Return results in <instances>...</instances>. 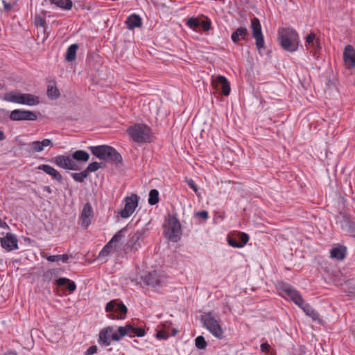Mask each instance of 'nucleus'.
Here are the masks:
<instances>
[{
    "label": "nucleus",
    "instance_id": "38",
    "mask_svg": "<svg viewBox=\"0 0 355 355\" xmlns=\"http://www.w3.org/2000/svg\"><path fill=\"white\" fill-rule=\"evenodd\" d=\"M69 259V256L66 254L60 255H49L46 257L47 261L50 262L62 261L63 263H67Z\"/></svg>",
    "mask_w": 355,
    "mask_h": 355
},
{
    "label": "nucleus",
    "instance_id": "24",
    "mask_svg": "<svg viewBox=\"0 0 355 355\" xmlns=\"http://www.w3.org/2000/svg\"><path fill=\"white\" fill-rule=\"evenodd\" d=\"M144 282L147 286L155 287L160 284V279L156 271L148 272L142 277Z\"/></svg>",
    "mask_w": 355,
    "mask_h": 355
},
{
    "label": "nucleus",
    "instance_id": "52",
    "mask_svg": "<svg viewBox=\"0 0 355 355\" xmlns=\"http://www.w3.org/2000/svg\"><path fill=\"white\" fill-rule=\"evenodd\" d=\"M0 227L3 229H9L8 225L1 218H0Z\"/></svg>",
    "mask_w": 355,
    "mask_h": 355
},
{
    "label": "nucleus",
    "instance_id": "39",
    "mask_svg": "<svg viewBox=\"0 0 355 355\" xmlns=\"http://www.w3.org/2000/svg\"><path fill=\"white\" fill-rule=\"evenodd\" d=\"M58 275V270L57 269H49L44 272L42 277L44 282H50Z\"/></svg>",
    "mask_w": 355,
    "mask_h": 355
},
{
    "label": "nucleus",
    "instance_id": "17",
    "mask_svg": "<svg viewBox=\"0 0 355 355\" xmlns=\"http://www.w3.org/2000/svg\"><path fill=\"white\" fill-rule=\"evenodd\" d=\"M343 60L347 69L355 67V50L352 45L348 44L345 46Z\"/></svg>",
    "mask_w": 355,
    "mask_h": 355
},
{
    "label": "nucleus",
    "instance_id": "50",
    "mask_svg": "<svg viewBox=\"0 0 355 355\" xmlns=\"http://www.w3.org/2000/svg\"><path fill=\"white\" fill-rule=\"evenodd\" d=\"M187 184L189 185V187L193 190L195 192H197L198 191V187L197 185L196 184V183L194 182V181L193 180H189L187 181Z\"/></svg>",
    "mask_w": 355,
    "mask_h": 355
},
{
    "label": "nucleus",
    "instance_id": "45",
    "mask_svg": "<svg viewBox=\"0 0 355 355\" xmlns=\"http://www.w3.org/2000/svg\"><path fill=\"white\" fill-rule=\"evenodd\" d=\"M254 39H255V41H256V42H255L256 47L258 49V51L260 52V51L262 49H263L264 46H265L263 35L260 36V37H254Z\"/></svg>",
    "mask_w": 355,
    "mask_h": 355
},
{
    "label": "nucleus",
    "instance_id": "30",
    "mask_svg": "<svg viewBox=\"0 0 355 355\" xmlns=\"http://www.w3.org/2000/svg\"><path fill=\"white\" fill-rule=\"evenodd\" d=\"M331 257L337 260H343L346 256V248L343 245L334 247L330 251Z\"/></svg>",
    "mask_w": 355,
    "mask_h": 355
},
{
    "label": "nucleus",
    "instance_id": "40",
    "mask_svg": "<svg viewBox=\"0 0 355 355\" xmlns=\"http://www.w3.org/2000/svg\"><path fill=\"white\" fill-rule=\"evenodd\" d=\"M71 176L77 182H83L85 179L87 178L88 175L85 171H83L80 173H72Z\"/></svg>",
    "mask_w": 355,
    "mask_h": 355
},
{
    "label": "nucleus",
    "instance_id": "31",
    "mask_svg": "<svg viewBox=\"0 0 355 355\" xmlns=\"http://www.w3.org/2000/svg\"><path fill=\"white\" fill-rule=\"evenodd\" d=\"M341 227L343 230L355 236V222L349 220L347 218H343L340 221Z\"/></svg>",
    "mask_w": 355,
    "mask_h": 355
},
{
    "label": "nucleus",
    "instance_id": "11",
    "mask_svg": "<svg viewBox=\"0 0 355 355\" xmlns=\"http://www.w3.org/2000/svg\"><path fill=\"white\" fill-rule=\"evenodd\" d=\"M9 119L11 121H36L37 114L31 110L16 109L10 112Z\"/></svg>",
    "mask_w": 355,
    "mask_h": 355
},
{
    "label": "nucleus",
    "instance_id": "16",
    "mask_svg": "<svg viewBox=\"0 0 355 355\" xmlns=\"http://www.w3.org/2000/svg\"><path fill=\"white\" fill-rule=\"evenodd\" d=\"M0 243L3 248L8 252L17 250L18 240L15 234L12 233H7L4 237L0 239Z\"/></svg>",
    "mask_w": 355,
    "mask_h": 355
},
{
    "label": "nucleus",
    "instance_id": "18",
    "mask_svg": "<svg viewBox=\"0 0 355 355\" xmlns=\"http://www.w3.org/2000/svg\"><path fill=\"white\" fill-rule=\"evenodd\" d=\"M92 216L93 209L92 205L87 202L84 205L80 214L81 225L83 227L87 228L90 225Z\"/></svg>",
    "mask_w": 355,
    "mask_h": 355
},
{
    "label": "nucleus",
    "instance_id": "2",
    "mask_svg": "<svg viewBox=\"0 0 355 355\" xmlns=\"http://www.w3.org/2000/svg\"><path fill=\"white\" fill-rule=\"evenodd\" d=\"M163 235L171 242L177 243L182 237L181 224L176 214H169L163 223Z\"/></svg>",
    "mask_w": 355,
    "mask_h": 355
},
{
    "label": "nucleus",
    "instance_id": "15",
    "mask_svg": "<svg viewBox=\"0 0 355 355\" xmlns=\"http://www.w3.org/2000/svg\"><path fill=\"white\" fill-rule=\"evenodd\" d=\"M54 163L60 168L64 169L71 171H77L79 169L78 165L73 159L67 155L56 156L54 159Z\"/></svg>",
    "mask_w": 355,
    "mask_h": 355
},
{
    "label": "nucleus",
    "instance_id": "3",
    "mask_svg": "<svg viewBox=\"0 0 355 355\" xmlns=\"http://www.w3.org/2000/svg\"><path fill=\"white\" fill-rule=\"evenodd\" d=\"M126 132L131 139L138 144H148L152 141V130L145 123H134L128 128Z\"/></svg>",
    "mask_w": 355,
    "mask_h": 355
},
{
    "label": "nucleus",
    "instance_id": "56",
    "mask_svg": "<svg viewBox=\"0 0 355 355\" xmlns=\"http://www.w3.org/2000/svg\"><path fill=\"white\" fill-rule=\"evenodd\" d=\"M44 190L46 191L49 193H51V190L49 187H45Z\"/></svg>",
    "mask_w": 355,
    "mask_h": 355
},
{
    "label": "nucleus",
    "instance_id": "23",
    "mask_svg": "<svg viewBox=\"0 0 355 355\" xmlns=\"http://www.w3.org/2000/svg\"><path fill=\"white\" fill-rule=\"evenodd\" d=\"M297 306L302 309L306 315L311 318L313 320H317L319 319V313L304 300L302 301V303H300Z\"/></svg>",
    "mask_w": 355,
    "mask_h": 355
},
{
    "label": "nucleus",
    "instance_id": "10",
    "mask_svg": "<svg viewBox=\"0 0 355 355\" xmlns=\"http://www.w3.org/2000/svg\"><path fill=\"white\" fill-rule=\"evenodd\" d=\"M187 25L195 31H200L198 30L201 28L203 32H207L212 28L211 19L207 17L198 18L192 17L187 19Z\"/></svg>",
    "mask_w": 355,
    "mask_h": 355
},
{
    "label": "nucleus",
    "instance_id": "58",
    "mask_svg": "<svg viewBox=\"0 0 355 355\" xmlns=\"http://www.w3.org/2000/svg\"><path fill=\"white\" fill-rule=\"evenodd\" d=\"M3 87L2 84L0 83V89Z\"/></svg>",
    "mask_w": 355,
    "mask_h": 355
},
{
    "label": "nucleus",
    "instance_id": "46",
    "mask_svg": "<svg viewBox=\"0 0 355 355\" xmlns=\"http://www.w3.org/2000/svg\"><path fill=\"white\" fill-rule=\"evenodd\" d=\"M46 21L44 19L42 18L41 17H38L37 25L42 27L44 28V33L45 34V37H44V41L48 37L49 33H47L46 28L45 27Z\"/></svg>",
    "mask_w": 355,
    "mask_h": 355
},
{
    "label": "nucleus",
    "instance_id": "41",
    "mask_svg": "<svg viewBox=\"0 0 355 355\" xmlns=\"http://www.w3.org/2000/svg\"><path fill=\"white\" fill-rule=\"evenodd\" d=\"M125 231V227L121 229L113 236L109 242L111 243V244L114 246L115 243L119 242L124 236V233Z\"/></svg>",
    "mask_w": 355,
    "mask_h": 355
},
{
    "label": "nucleus",
    "instance_id": "28",
    "mask_svg": "<svg viewBox=\"0 0 355 355\" xmlns=\"http://www.w3.org/2000/svg\"><path fill=\"white\" fill-rule=\"evenodd\" d=\"M55 284L57 286H66V288L73 293L76 289V285L74 282L67 277H60L55 280Z\"/></svg>",
    "mask_w": 355,
    "mask_h": 355
},
{
    "label": "nucleus",
    "instance_id": "1",
    "mask_svg": "<svg viewBox=\"0 0 355 355\" xmlns=\"http://www.w3.org/2000/svg\"><path fill=\"white\" fill-rule=\"evenodd\" d=\"M278 40L282 48L290 53L295 52L299 47L300 37L293 28H279L277 33Z\"/></svg>",
    "mask_w": 355,
    "mask_h": 355
},
{
    "label": "nucleus",
    "instance_id": "7",
    "mask_svg": "<svg viewBox=\"0 0 355 355\" xmlns=\"http://www.w3.org/2000/svg\"><path fill=\"white\" fill-rule=\"evenodd\" d=\"M145 334L146 331L142 327H136L132 323H127L125 326L118 327V333H114L112 338L114 341L119 342L125 336L143 337Z\"/></svg>",
    "mask_w": 355,
    "mask_h": 355
},
{
    "label": "nucleus",
    "instance_id": "48",
    "mask_svg": "<svg viewBox=\"0 0 355 355\" xmlns=\"http://www.w3.org/2000/svg\"><path fill=\"white\" fill-rule=\"evenodd\" d=\"M98 347L96 345L90 346L85 352V355H93L97 352Z\"/></svg>",
    "mask_w": 355,
    "mask_h": 355
},
{
    "label": "nucleus",
    "instance_id": "6",
    "mask_svg": "<svg viewBox=\"0 0 355 355\" xmlns=\"http://www.w3.org/2000/svg\"><path fill=\"white\" fill-rule=\"evenodd\" d=\"M105 310L107 313V316L112 320H124L128 312L126 306L117 300L107 302Z\"/></svg>",
    "mask_w": 355,
    "mask_h": 355
},
{
    "label": "nucleus",
    "instance_id": "35",
    "mask_svg": "<svg viewBox=\"0 0 355 355\" xmlns=\"http://www.w3.org/2000/svg\"><path fill=\"white\" fill-rule=\"evenodd\" d=\"M251 28L252 29V37H257L263 35L261 26L257 18H254L251 21Z\"/></svg>",
    "mask_w": 355,
    "mask_h": 355
},
{
    "label": "nucleus",
    "instance_id": "8",
    "mask_svg": "<svg viewBox=\"0 0 355 355\" xmlns=\"http://www.w3.org/2000/svg\"><path fill=\"white\" fill-rule=\"evenodd\" d=\"M279 291L283 297L294 302L296 305L302 303V296L294 287L286 283H282L279 285Z\"/></svg>",
    "mask_w": 355,
    "mask_h": 355
},
{
    "label": "nucleus",
    "instance_id": "25",
    "mask_svg": "<svg viewBox=\"0 0 355 355\" xmlns=\"http://www.w3.org/2000/svg\"><path fill=\"white\" fill-rule=\"evenodd\" d=\"M125 23L129 30H134L135 28H139L142 25L141 18L136 14H132L128 17Z\"/></svg>",
    "mask_w": 355,
    "mask_h": 355
},
{
    "label": "nucleus",
    "instance_id": "49",
    "mask_svg": "<svg viewBox=\"0 0 355 355\" xmlns=\"http://www.w3.org/2000/svg\"><path fill=\"white\" fill-rule=\"evenodd\" d=\"M156 337L159 340H166L168 338V334L164 331H158Z\"/></svg>",
    "mask_w": 355,
    "mask_h": 355
},
{
    "label": "nucleus",
    "instance_id": "42",
    "mask_svg": "<svg viewBox=\"0 0 355 355\" xmlns=\"http://www.w3.org/2000/svg\"><path fill=\"white\" fill-rule=\"evenodd\" d=\"M113 245L111 243L108 242L100 251L98 254V259H103V257L107 256L112 251L113 248Z\"/></svg>",
    "mask_w": 355,
    "mask_h": 355
},
{
    "label": "nucleus",
    "instance_id": "4",
    "mask_svg": "<svg viewBox=\"0 0 355 355\" xmlns=\"http://www.w3.org/2000/svg\"><path fill=\"white\" fill-rule=\"evenodd\" d=\"M87 148L95 157L101 160L110 162L116 164H120L122 162V157L120 153L110 146H91Z\"/></svg>",
    "mask_w": 355,
    "mask_h": 355
},
{
    "label": "nucleus",
    "instance_id": "36",
    "mask_svg": "<svg viewBox=\"0 0 355 355\" xmlns=\"http://www.w3.org/2000/svg\"><path fill=\"white\" fill-rule=\"evenodd\" d=\"M72 159L78 162H87L89 159V155L83 150H78L72 153Z\"/></svg>",
    "mask_w": 355,
    "mask_h": 355
},
{
    "label": "nucleus",
    "instance_id": "57",
    "mask_svg": "<svg viewBox=\"0 0 355 355\" xmlns=\"http://www.w3.org/2000/svg\"><path fill=\"white\" fill-rule=\"evenodd\" d=\"M177 333H178V330L175 329H173V332H172V335L173 336H175L177 334Z\"/></svg>",
    "mask_w": 355,
    "mask_h": 355
},
{
    "label": "nucleus",
    "instance_id": "19",
    "mask_svg": "<svg viewBox=\"0 0 355 355\" xmlns=\"http://www.w3.org/2000/svg\"><path fill=\"white\" fill-rule=\"evenodd\" d=\"M38 170L43 171L44 173L50 175L53 180L58 183H62L63 180L62 175L53 167L48 164H41L37 167Z\"/></svg>",
    "mask_w": 355,
    "mask_h": 355
},
{
    "label": "nucleus",
    "instance_id": "9",
    "mask_svg": "<svg viewBox=\"0 0 355 355\" xmlns=\"http://www.w3.org/2000/svg\"><path fill=\"white\" fill-rule=\"evenodd\" d=\"M139 197L137 194H132L124 199V207L118 212V215L122 218H129L138 206Z\"/></svg>",
    "mask_w": 355,
    "mask_h": 355
},
{
    "label": "nucleus",
    "instance_id": "47",
    "mask_svg": "<svg viewBox=\"0 0 355 355\" xmlns=\"http://www.w3.org/2000/svg\"><path fill=\"white\" fill-rule=\"evenodd\" d=\"M195 217L206 220L209 218L208 211L206 210L199 211L195 213Z\"/></svg>",
    "mask_w": 355,
    "mask_h": 355
},
{
    "label": "nucleus",
    "instance_id": "53",
    "mask_svg": "<svg viewBox=\"0 0 355 355\" xmlns=\"http://www.w3.org/2000/svg\"><path fill=\"white\" fill-rule=\"evenodd\" d=\"M4 9L6 11H9L11 10V5L10 3H5L3 5Z\"/></svg>",
    "mask_w": 355,
    "mask_h": 355
},
{
    "label": "nucleus",
    "instance_id": "34",
    "mask_svg": "<svg viewBox=\"0 0 355 355\" xmlns=\"http://www.w3.org/2000/svg\"><path fill=\"white\" fill-rule=\"evenodd\" d=\"M78 49V44H72L67 49L65 59L67 62H72L76 60V52Z\"/></svg>",
    "mask_w": 355,
    "mask_h": 355
},
{
    "label": "nucleus",
    "instance_id": "51",
    "mask_svg": "<svg viewBox=\"0 0 355 355\" xmlns=\"http://www.w3.org/2000/svg\"><path fill=\"white\" fill-rule=\"evenodd\" d=\"M261 350L263 352H268L270 349V345L267 343H261L260 345Z\"/></svg>",
    "mask_w": 355,
    "mask_h": 355
},
{
    "label": "nucleus",
    "instance_id": "14",
    "mask_svg": "<svg viewBox=\"0 0 355 355\" xmlns=\"http://www.w3.org/2000/svg\"><path fill=\"white\" fill-rule=\"evenodd\" d=\"M114 333H118L114 331L113 326H108L102 329L98 334V343L102 347H108L111 345V341L114 340L112 338Z\"/></svg>",
    "mask_w": 355,
    "mask_h": 355
},
{
    "label": "nucleus",
    "instance_id": "27",
    "mask_svg": "<svg viewBox=\"0 0 355 355\" xmlns=\"http://www.w3.org/2000/svg\"><path fill=\"white\" fill-rule=\"evenodd\" d=\"M216 84L220 87L224 96H228L230 93V85L227 79L223 76H218L216 79Z\"/></svg>",
    "mask_w": 355,
    "mask_h": 355
},
{
    "label": "nucleus",
    "instance_id": "54",
    "mask_svg": "<svg viewBox=\"0 0 355 355\" xmlns=\"http://www.w3.org/2000/svg\"><path fill=\"white\" fill-rule=\"evenodd\" d=\"M6 139V136L4 132L2 130H0V141H3Z\"/></svg>",
    "mask_w": 355,
    "mask_h": 355
},
{
    "label": "nucleus",
    "instance_id": "37",
    "mask_svg": "<svg viewBox=\"0 0 355 355\" xmlns=\"http://www.w3.org/2000/svg\"><path fill=\"white\" fill-rule=\"evenodd\" d=\"M159 201V191L155 189H151L148 194V202L150 205H155Z\"/></svg>",
    "mask_w": 355,
    "mask_h": 355
},
{
    "label": "nucleus",
    "instance_id": "26",
    "mask_svg": "<svg viewBox=\"0 0 355 355\" xmlns=\"http://www.w3.org/2000/svg\"><path fill=\"white\" fill-rule=\"evenodd\" d=\"M306 49H311V51L316 52L321 49V46L318 40L315 39V34L314 33H310L306 37Z\"/></svg>",
    "mask_w": 355,
    "mask_h": 355
},
{
    "label": "nucleus",
    "instance_id": "29",
    "mask_svg": "<svg viewBox=\"0 0 355 355\" xmlns=\"http://www.w3.org/2000/svg\"><path fill=\"white\" fill-rule=\"evenodd\" d=\"M20 94L19 92H6L4 94H0V99L10 103H14L19 104V98H20Z\"/></svg>",
    "mask_w": 355,
    "mask_h": 355
},
{
    "label": "nucleus",
    "instance_id": "33",
    "mask_svg": "<svg viewBox=\"0 0 355 355\" xmlns=\"http://www.w3.org/2000/svg\"><path fill=\"white\" fill-rule=\"evenodd\" d=\"M51 4H54L58 8L64 10H69L73 7V2L71 0H49Z\"/></svg>",
    "mask_w": 355,
    "mask_h": 355
},
{
    "label": "nucleus",
    "instance_id": "13",
    "mask_svg": "<svg viewBox=\"0 0 355 355\" xmlns=\"http://www.w3.org/2000/svg\"><path fill=\"white\" fill-rule=\"evenodd\" d=\"M249 235L245 232H239L236 234L227 236V243L235 248H243L249 241Z\"/></svg>",
    "mask_w": 355,
    "mask_h": 355
},
{
    "label": "nucleus",
    "instance_id": "12",
    "mask_svg": "<svg viewBox=\"0 0 355 355\" xmlns=\"http://www.w3.org/2000/svg\"><path fill=\"white\" fill-rule=\"evenodd\" d=\"M146 231L144 229L137 230L135 232L130 234L129 241L128 243V248L131 251H137L141 248L142 243L144 242Z\"/></svg>",
    "mask_w": 355,
    "mask_h": 355
},
{
    "label": "nucleus",
    "instance_id": "20",
    "mask_svg": "<svg viewBox=\"0 0 355 355\" xmlns=\"http://www.w3.org/2000/svg\"><path fill=\"white\" fill-rule=\"evenodd\" d=\"M53 142L49 139H44L42 141H35L29 144L30 150L34 153H40L44 150L46 147H52Z\"/></svg>",
    "mask_w": 355,
    "mask_h": 355
},
{
    "label": "nucleus",
    "instance_id": "32",
    "mask_svg": "<svg viewBox=\"0 0 355 355\" xmlns=\"http://www.w3.org/2000/svg\"><path fill=\"white\" fill-rule=\"evenodd\" d=\"M46 94L48 97L52 100L57 99L60 96V91L57 88L54 80L49 82Z\"/></svg>",
    "mask_w": 355,
    "mask_h": 355
},
{
    "label": "nucleus",
    "instance_id": "5",
    "mask_svg": "<svg viewBox=\"0 0 355 355\" xmlns=\"http://www.w3.org/2000/svg\"><path fill=\"white\" fill-rule=\"evenodd\" d=\"M200 320L203 326L218 340H225L224 331L221 327L220 321L216 319L211 312L201 315Z\"/></svg>",
    "mask_w": 355,
    "mask_h": 355
},
{
    "label": "nucleus",
    "instance_id": "44",
    "mask_svg": "<svg viewBox=\"0 0 355 355\" xmlns=\"http://www.w3.org/2000/svg\"><path fill=\"white\" fill-rule=\"evenodd\" d=\"M99 168H101L100 163L97 162H93L90 163L87 168L85 169V172L87 175H89V173L95 172Z\"/></svg>",
    "mask_w": 355,
    "mask_h": 355
},
{
    "label": "nucleus",
    "instance_id": "21",
    "mask_svg": "<svg viewBox=\"0 0 355 355\" xmlns=\"http://www.w3.org/2000/svg\"><path fill=\"white\" fill-rule=\"evenodd\" d=\"M39 103L40 99L38 96L29 93H21L19 104L35 106Z\"/></svg>",
    "mask_w": 355,
    "mask_h": 355
},
{
    "label": "nucleus",
    "instance_id": "55",
    "mask_svg": "<svg viewBox=\"0 0 355 355\" xmlns=\"http://www.w3.org/2000/svg\"><path fill=\"white\" fill-rule=\"evenodd\" d=\"M4 355H17V354L15 351H9L8 352L6 353Z\"/></svg>",
    "mask_w": 355,
    "mask_h": 355
},
{
    "label": "nucleus",
    "instance_id": "43",
    "mask_svg": "<svg viewBox=\"0 0 355 355\" xmlns=\"http://www.w3.org/2000/svg\"><path fill=\"white\" fill-rule=\"evenodd\" d=\"M196 347L199 349H204L207 347V344L202 336H198L195 339Z\"/></svg>",
    "mask_w": 355,
    "mask_h": 355
},
{
    "label": "nucleus",
    "instance_id": "22",
    "mask_svg": "<svg viewBox=\"0 0 355 355\" xmlns=\"http://www.w3.org/2000/svg\"><path fill=\"white\" fill-rule=\"evenodd\" d=\"M248 35V30L245 27L241 26L232 33L231 39L235 44H238L241 40H245Z\"/></svg>",
    "mask_w": 355,
    "mask_h": 355
}]
</instances>
